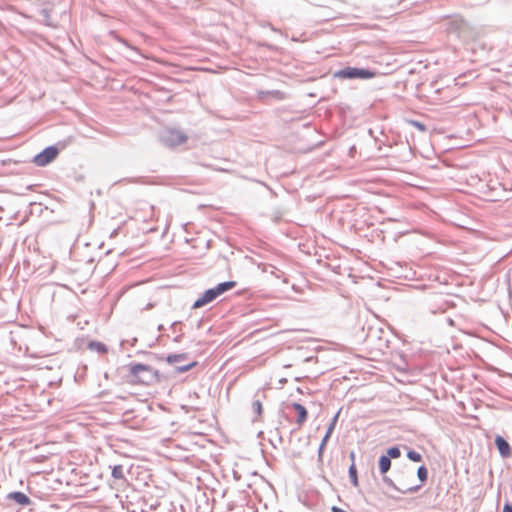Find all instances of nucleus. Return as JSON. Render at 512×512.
Instances as JSON below:
<instances>
[{
    "instance_id": "1",
    "label": "nucleus",
    "mask_w": 512,
    "mask_h": 512,
    "mask_svg": "<svg viewBox=\"0 0 512 512\" xmlns=\"http://www.w3.org/2000/svg\"><path fill=\"white\" fill-rule=\"evenodd\" d=\"M128 382L133 385H150L159 380V372L152 366L136 363L128 366Z\"/></svg>"
},
{
    "instance_id": "2",
    "label": "nucleus",
    "mask_w": 512,
    "mask_h": 512,
    "mask_svg": "<svg viewBox=\"0 0 512 512\" xmlns=\"http://www.w3.org/2000/svg\"><path fill=\"white\" fill-rule=\"evenodd\" d=\"M236 286L235 281H227L218 284L216 287L206 290L201 297H199L193 304V309L201 308L202 306L207 305L208 303L215 300L218 296L222 295L228 290L233 289Z\"/></svg>"
},
{
    "instance_id": "3",
    "label": "nucleus",
    "mask_w": 512,
    "mask_h": 512,
    "mask_svg": "<svg viewBox=\"0 0 512 512\" xmlns=\"http://www.w3.org/2000/svg\"><path fill=\"white\" fill-rule=\"evenodd\" d=\"M335 76L343 79H370L374 78L376 76V73L367 69L347 67L345 69L337 71L335 73Z\"/></svg>"
},
{
    "instance_id": "4",
    "label": "nucleus",
    "mask_w": 512,
    "mask_h": 512,
    "mask_svg": "<svg viewBox=\"0 0 512 512\" xmlns=\"http://www.w3.org/2000/svg\"><path fill=\"white\" fill-rule=\"evenodd\" d=\"M59 154V150L55 146H49L42 152L34 156L33 163L36 166L43 167L54 161Z\"/></svg>"
},
{
    "instance_id": "5",
    "label": "nucleus",
    "mask_w": 512,
    "mask_h": 512,
    "mask_svg": "<svg viewBox=\"0 0 512 512\" xmlns=\"http://www.w3.org/2000/svg\"><path fill=\"white\" fill-rule=\"evenodd\" d=\"M495 444L502 457L508 458L512 455V449L509 443L503 437L496 436Z\"/></svg>"
},
{
    "instance_id": "6",
    "label": "nucleus",
    "mask_w": 512,
    "mask_h": 512,
    "mask_svg": "<svg viewBox=\"0 0 512 512\" xmlns=\"http://www.w3.org/2000/svg\"><path fill=\"white\" fill-rule=\"evenodd\" d=\"M291 407L295 410L297 414L296 423L298 427L301 428L307 420L308 411L303 405L299 403H292Z\"/></svg>"
},
{
    "instance_id": "7",
    "label": "nucleus",
    "mask_w": 512,
    "mask_h": 512,
    "mask_svg": "<svg viewBox=\"0 0 512 512\" xmlns=\"http://www.w3.org/2000/svg\"><path fill=\"white\" fill-rule=\"evenodd\" d=\"M7 497L22 506H27L31 503L30 498L22 492H11Z\"/></svg>"
},
{
    "instance_id": "8",
    "label": "nucleus",
    "mask_w": 512,
    "mask_h": 512,
    "mask_svg": "<svg viewBox=\"0 0 512 512\" xmlns=\"http://www.w3.org/2000/svg\"><path fill=\"white\" fill-rule=\"evenodd\" d=\"M391 467V460L388 456L382 455L379 459V469L382 474L389 471Z\"/></svg>"
},
{
    "instance_id": "9",
    "label": "nucleus",
    "mask_w": 512,
    "mask_h": 512,
    "mask_svg": "<svg viewBox=\"0 0 512 512\" xmlns=\"http://www.w3.org/2000/svg\"><path fill=\"white\" fill-rule=\"evenodd\" d=\"M89 348L92 349V350H96L99 353H106L107 352L106 346L103 343H101V342H91L89 344Z\"/></svg>"
},
{
    "instance_id": "10",
    "label": "nucleus",
    "mask_w": 512,
    "mask_h": 512,
    "mask_svg": "<svg viewBox=\"0 0 512 512\" xmlns=\"http://www.w3.org/2000/svg\"><path fill=\"white\" fill-rule=\"evenodd\" d=\"M349 475H350L353 485L357 486L358 485L357 469H356V466L354 463H352L349 468Z\"/></svg>"
},
{
    "instance_id": "11",
    "label": "nucleus",
    "mask_w": 512,
    "mask_h": 512,
    "mask_svg": "<svg viewBox=\"0 0 512 512\" xmlns=\"http://www.w3.org/2000/svg\"><path fill=\"white\" fill-rule=\"evenodd\" d=\"M112 476L115 479H122L124 477L123 467L121 465L114 466L112 469Z\"/></svg>"
},
{
    "instance_id": "12",
    "label": "nucleus",
    "mask_w": 512,
    "mask_h": 512,
    "mask_svg": "<svg viewBox=\"0 0 512 512\" xmlns=\"http://www.w3.org/2000/svg\"><path fill=\"white\" fill-rule=\"evenodd\" d=\"M401 455V452L398 447H391L387 450V455L389 458H399Z\"/></svg>"
},
{
    "instance_id": "13",
    "label": "nucleus",
    "mask_w": 512,
    "mask_h": 512,
    "mask_svg": "<svg viewBox=\"0 0 512 512\" xmlns=\"http://www.w3.org/2000/svg\"><path fill=\"white\" fill-rule=\"evenodd\" d=\"M417 475H418V478L424 482L427 480V476H428V471L426 469V467L424 466H420L417 470Z\"/></svg>"
},
{
    "instance_id": "14",
    "label": "nucleus",
    "mask_w": 512,
    "mask_h": 512,
    "mask_svg": "<svg viewBox=\"0 0 512 512\" xmlns=\"http://www.w3.org/2000/svg\"><path fill=\"white\" fill-rule=\"evenodd\" d=\"M407 457H408L410 460L414 461V462H420V461H422V456H421V454H420V453H418V452H416V451H413V450H411V451H409V452L407 453Z\"/></svg>"
},
{
    "instance_id": "15",
    "label": "nucleus",
    "mask_w": 512,
    "mask_h": 512,
    "mask_svg": "<svg viewBox=\"0 0 512 512\" xmlns=\"http://www.w3.org/2000/svg\"><path fill=\"white\" fill-rule=\"evenodd\" d=\"M336 420H337V415L335 416L333 423L330 425V427H329V429L327 431V434L325 435V437L323 439L322 446L325 444V442L329 438L330 434L332 433Z\"/></svg>"
},
{
    "instance_id": "16",
    "label": "nucleus",
    "mask_w": 512,
    "mask_h": 512,
    "mask_svg": "<svg viewBox=\"0 0 512 512\" xmlns=\"http://www.w3.org/2000/svg\"><path fill=\"white\" fill-rule=\"evenodd\" d=\"M253 408L259 415L262 413V403L259 400L253 403Z\"/></svg>"
},
{
    "instance_id": "17",
    "label": "nucleus",
    "mask_w": 512,
    "mask_h": 512,
    "mask_svg": "<svg viewBox=\"0 0 512 512\" xmlns=\"http://www.w3.org/2000/svg\"><path fill=\"white\" fill-rule=\"evenodd\" d=\"M179 358H180V355H170V356H168L167 361L169 363H175L179 360Z\"/></svg>"
},
{
    "instance_id": "18",
    "label": "nucleus",
    "mask_w": 512,
    "mask_h": 512,
    "mask_svg": "<svg viewBox=\"0 0 512 512\" xmlns=\"http://www.w3.org/2000/svg\"><path fill=\"white\" fill-rule=\"evenodd\" d=\"M195 365H196V362H193V363H191V364H189V365H186V366H184V367H180L178 370H179L180 372H185V371H187V370L191 369L192 367H194Z\"/></svg>"
},
{
    "instance_id": "19",
    "label": "nucleus",
    "mask_w": 512,
    "mask_h": 512,
    "mask_svg": "<svg viewBox=\"0 0 512 512\" xmlns=\"http://www.w3.org/2000/svg\"><path fill=\"white\" fill-rule=\"evenodd\" d=\"M412 124H413L415 127H417L419 130H421V131H424V130H425V126H424L422 123H420V122L413 121V122H412Z\"/></svg>"
},
{
    "instance_id": "20",
    "label": "nucleus",
    "mask_w": 512,
    "mask_h": 512,
    "mask_svg": "<svg viewBox=\"0 0 512 512\" xmlns=\"http://www.w3.org/2000/svg\"><path fill=\"white\" fill-rule=\"evenodd\" d=\"M503 512H512V506L510 504H505L503 507Z\"/></svg>"
},
{
    "instance_id": "21",
    "label": "nucleus",
    "mask_w": 512,
    "mask_h": 512,
    "mask_svg": "<svg viewBox=\"0 0 512 512\" xmlns=\"http://www.w3.org/2000/svg\"><path fill=\"white\" fill-rule=\"evenodd\" d=\"M350 459L352 460V463H354V460H355V454H354V452H351V453H350Z\"/></svg>"
},
{
    "instance_id": "22",
    "label": "nucleus",
    "mask_w": 512,
    "mask_h": 512,
    "mask_svg": "<svg viewBox=\"0 0 512 512\" xmlns=\"http://www.w3.org/2000/svg\"><path fill=\"white\" fill-rule=\"evenodd\" d=\"M333 510H334L335 512H340V510H338L337 508H333Z\"/></svg>"
},
{
    "instance_id": "23",
    "label": "nucleus",
    "mask_w": 512,
    "mask_h": 512,
    "mask_svg": "<svg viewBox=\"0 0 512 512\" xmlns=\"http://www.w3.org/2000/svg\"><path fill=\"white\" fill-rule=\"evenodd\" d=\"M333 510H334L335 512H340V510H338L337 508H333Z\"/></svg>"
}]
</instances>
